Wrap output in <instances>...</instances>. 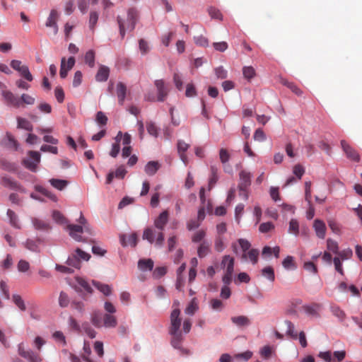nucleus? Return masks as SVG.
Wrapping results in <instances>:
<instances>
[{"label": "nucleus", "instance_id": "obj_1", "mask_svg": "<svg viewBox=\"0 0 362 362\" xmlns=\"http://www.w3.org/2000/svg\"><path fill=\"white\" fill-rule=\"evenodd\" d=\"M168 219V211L166 210L163 211L154 221L155 227L160 230V231L156 233L154 229L151 228H147L144 231L142 236L143 239L148 240L151 244L155 241L156 246H162L164 242V234L162 230L164 229L165 225L167 224Z\"/></svg>", "mask_w": 362, "mask_h": 362}, {"label": "nucleus", "instance_id": "obj_2", "mask_svg": "<svg viewBox=\"0 0 362 362\" xmlns=\"http://www.w3.org/2000/svg\"><path fill=\"white\" fill-rule=\"evenodd\" d=\"M2 96L7 105L15 108L25 107V105H33L35 103V98L26 93H23L18 97L9 90H3Z\"/></svg>", "mask_w": 362, "mask_h": 362}, {"label": "nucleus", "instance_id": "obj_3", "mask_svg": "<svg viewBox=\"0 0 362 362\" xmlns=\"http://www.w3.org/2000/svg\"><path fill=\"white\" fill-rule=\"evenodd\" d=\"M137 17V11L132 8L128 10L127 17L117 16V21L122 38H124L126 31H132L134 29Z\"/></svg>", "mask_w": 362, "mask_h": 362}, {"label": "nucleus", "instance_id": "obj_4", "mask_svg": "<svg viewBox=\"0 0 362 362\" xmlns=\"http://www.w3.org/2000/svg\"><path fill=\"white\" fill-rule=\"evenodd\" d=\"M235 259L230 255H224L221 262V267L225 269V274L222 278L224 284H230L232 282L234 272Z\"/></svg>", "mask_w": 362, "mask_h": 362}, {"label": "nucleus", "instance_id": "obj_5", "mask_svg": "<svg viewBox=\"0 0 362 362\" xmlns=\"http://www.w3.org/2000/svg\"><path fill=\"white\" fill-rule=\"evenodd\" d=\"M78 222L81 226L74 224H69L67 226V229L69 230V235L76 241H87L86 238H83L81 236V234L83 233V228L82 226H83L85 229H86V220L81 212L80 213Z\"/></svg>", "mask_w": 362, "mask_h": 362}, {"label": "nucleus", "instance_id": "obj_6", "mask_svg": "<svg viewBox=\"0 0 362 362\" xmlns=\"http://www.w3.org/2000/svg\"><path fill=\"white\" fill-rule=\"evenodd\" d=\"M90 258L88 253L85 252L79 248H77L74 253H72L67 259L66 264L69 266L76 269L81 267V259L88 261Z\"/></svg>", "mask_w": 362, "mask_h": 362}, {"label": "nucleus", "instance_id": "obj_7", "mask_svg": "<svg viewBox=\"0 0 362 362\" xmlns=\"http://www.w3.org/2000/svg\"><path fill=\"white\" fill-rule=\"evenodd\" d=\"M346 355V352L344 350L336 351L332 354L331 351H320L318 354V357L322 358L325 362H341L342 361Z\"/></svg>", "mask_w": 362, "mask_h": 362}, {"label": "nucleus", "instance_id": "obj_8", "mask_svg": "<svg viewBox=\"0 0 362 362\" xmlns=\"http://www.w3.org/2000/svg\"><path fill=\"white\" fill-rule=\"evenodd\" d=\"M11 66L18 71L21 77L24 78L28 81H32L33 80V77L29 71L28 66L23 64L21 61L16 59L12 60L11 62Z\"/></svg>", "mask_w": 362, "mask_h": 362}, {"label": "nucleus", "instance_id": "obj_9", "mask_svg": "<svg viewBox=\"0 0 362 362\" xmlns=\"http://www.w3.org/2000/svg\"><path fill=\"white\" fill-rule=\"evenodd\" d=\"M29 159L23 160V163L26 168L33 172L37 170V164L40 161V154L37 151H30L28 152Z\"/></svg>", "mask_w": 362, "mask_h": 362}, {"label": "nucleus", "instance_id": "obj_10", "mask_svg": "<svg viewBox=\"0 0 362 362\" xmlns=\"http://www.w3.org/2000/svg\"><path fill=\"white\" fill-rule=\"evenodd\" d=\"M59 18V14L56 9H52L46 21L45 26L52 29V35H56L58 33L59 28L57 21Z\"/></svg>", "mask_w": 362, "mask_h": 362}, {"label": "nucleus", "instance_id": "obj_11", "mask_svg": "<svg viewBox=\"0 0 362 362\" xmlns=\"http://www.w3.org/2000/svg\"><path fill=\"white\" fill-rule=\"evenodd\" d=\"M341 148L345 153L346 157L354 161V162H359L360 160V156L357 151L352 146H351L346 141L341 140Z\"/></svg>", "mask_w": 362, "mask_h": 362}, {"label": "nucleus", "instance_id": "obj_12", "mask_svg": "<svg viewBox=\"0 0 362 362\" xmlns=\"http://www.w3.org/2000/svg\"><path fill=\"white\" fill-rule=\"evenodd\" d=\"M240 182L238 184L239 195H242V192H245V189L251 185V174L247 171L242 170L240 172Z\"/></svg>", "mask_w": 362, "mask_h": 362}, {"label": "nucleus", "instance_id": "obj_13", "mask_svg": "<svg viewBox=\"0 0 362 362\" xmlns=\"http://www.w3.org/2000/svg\"><path fill=\"white\" fill-rule=\"evenodd\" d=\"M180 310L179 308H174L170 314V326L169 331L180 330L182 320L180 317Z\"/></svg>", "mask_w": 362, "mask_h": 362}, {"label": "nucleus", "instance_id": "obj_14", "mask_svg": "<svg viewBox=\"0 0 362 362\" xmlns=\"http://www.w3.org/2000/svg\"><path fill=\"white\" fill-rule=\"evenodd\" d=\"M18 354L29 362H41L42 360L39 354L32 350H25L21 346L18 347Z\"/></svg>", "mask_w": 362, "mask_h": 362}, {"label": "nucleus", "instance_id": "obj_15", "mask_svg": "<svg viewBox=\"0 0 362 362\" xmlns=\"http://www.w3.org/2000/svg\"><path fill=\"white\" fill-rule=\"evenodd\" d=\"M75 64V59L74 57H70L67 62H66V59L63 57L61 61V67H60V77L62 78H65L67 76L68 71L71 70Z\"/></svg>", "mask_w": 362, "mask_h": 362}, {"label": "nucleus", "instance_id": "obj_16", "mask_svg": "<svg viewBox=\"0 0 362 362\" xmlns=\"http://www.w3.org/2000/svg\"><path fill=\"white\" fill-rule=\"evenodd\" d=\"M1 184L4 187L11 189L18 190L20 192H25L24 189L20 185V184L8 176H3L1 177Z\"/></svg>", "mask_w": 362, "mask_h": 362}, {"label": "nucleus", "instance_id": "obj_17", "mask_svg": "<svg viewBox=\"0 0 362 362\" xmlns=\"http://www.w3.org/2000/svg\"><path fill=\"white\" fill-rule=\"evenodd\" d=\"M120 243L123 247L132 246L135 247L137 244L138 236L136 233L127 235L125 234L120 235L119 236Z\"/></svg>", "mask_w": 362, "mask_h": 362}, {"label": "nucleus", "instance_id": "obj_18", "mask_svg": "<svg viewBox=\"0 0 362 362\" xmlns=\"http://www.w3.org/2000/svg\"><path fill=\"white\" fill-rule=\"evenodd\" d=\"M259 251L257 249L252 248L247 252L242 254L241 259L244 262H250L256 264L259 259Z\"/></svg>", "mask_w": 362, "mask_h": 362}, {"label": "nucleus", "instance_id": "obj_19", "mask_svg": "<svg viewBox=\"0 0 362 362\" xmlns=\"http://www.w3.org/2000/svg\"><path fill=\"white\" fill-rule=\"evenodd\" d=\"M313 228L317 238L324 239L326 235L327 228L324 221L315 219L313 222Z\"/></svg>", "mask_w": 362, "mask_h": 362}, {"label": "nucleus", "instance_id": "obj_20", "mask_svg": "<svg viewBox=\"0 0 362 362\" xmlns=\"http://www.w3.org/2000/svg\"><path fill=\"white\" fill-rule=\"evenodd\" d=\"M155 86L158 91V100L160 102L164 101L168 93V90L165 87L164 81L161 79L156 80L155 81Z\"/></svg>", "mask_w": 362, "mask_h": 362}, {"label": "nucleus", "instance_id": "obj_21", "mask_svg": "<svg viewBox=\"0 0 362 362\" xmlns=\"http://www.w3.org/2000/svg\"><path fill=\"white\" fill-rule=\"evenodd\" d=\"M127 86L122 82H119L116 87V94L118 98V103L120 105H123L126 95H127Z\"/></svg>", "mask_w": 362, "mask_h": 362}, {"label": "nucleus", "instance_id": "obj_22", "mask_svg": "<svg viewBox=\"0 0 362 362\" xmlns=\"http://www.w3.org/2000/svg\"><path fill=\"white\" fill-rule=\"evenodd\" d=\"M177 152L180 156V159L182 161L187 165L188 163V158L187 155L185 154V152L187 151L188 148L189 147V145L186 144L185 141L182 140H179L177 141Z\"/></svg>", "mask_w": 362, "mask_h": 362}, {"label": "nucleus", "instance_id": "obj_23", "mask_svg": "<svg viewBox=\"0 0 362 362\" xmlns=\"http://www.w3.org/2000/svg\"><path fill=\"white\" fill-rule=\"evenodd\" d=\"M169 333L172 336V346L175 349H180L183 341V336L182 332L180 330H177L176 332L169 331Z\"/></svg>", "mask_w": 362, "mask_h": 362}, {"label": "nucleus", "instance_id": "obj_24", "mask_svg": "<svg viewBox=\"0 0 362 362\" xmlns=\"http://www.w3.org/2000/svg\"><path fill=\"white\" fill-rule=\"evenodd\" d=\"M110 69L107 66L101 65L96 74L95 79L97 81H106L109 77Z\"/></svg>", "mask_w": 362, "mask_h": 362}, {"label": "nucleus", "instance_id": "obj_25", "mask_svg": "<svg viewBox=\"0 0 362 362\" xmlns=\"http://www.w3.org/2000/svg\"><path fill=\"white\" fill-rule=\"evenodd\" d=\"M117 325V320L115 316L110 314H105L103 316V326L107 328L115 327Z\"/></svg>", "mask_w": 362, "mask_h": 362}, {"label": "nucleus", "instance_id": "obj_26", "mask_svg": "<svg viewBox=\"0 0 362 362\" xmlns=\"http://www.w3.org/2000/svg\"><path fill=\"white\" fill-rule=\"evenodd\" d=\"M160 168V164L158 161H149L145 166V173L152 176L156 173L158 169Z\"/></svg>", "mask_w": 362, "mask_h": 362}, {"label": "nucleus", "instance_id": "obj_27", "mask_svg": "<svg viewBox=\"0 0 362 362\" xmlns=\"http://www.w3.org/2000/svg\"><path fill=\"white\" fill-rule=\"evenodd\" d=\"M16 119H17V128L18 129H25V130H27L29 132L33 131V126L29 120H28L25 118L21 117H18L16 118Z\"/></svg>", "mask_w": 362, "mask_h": 362}, {"label": "nucleus", "instance_id": "obj_28", "mask_svg": "<svg viewBox=\"0 0 362 362\" xmlns=\"http://www.w3.org/2000/svg\"><path fill=\"white\" fill-rule=\"evenodd\" d=\"M280 82L284 86L288 87L293 93L298 96H300L303 94V91L293 82H290L285 78H281Z\"/></svg>", "mask_w": 362, "mask_h": 362}, {"label": "nucleus", "instance_id": "obj_29", "mask_svg": "<svg viewBox=\"0 0 362 362\" xmlns=\"http://www.w3.org/2000/svg\"><path fill=\"white\" fill-rule=\"evenodd\" d=\"M231 321L238 327L248 326L250 324L249 318L244 315L232 317Z\"/></svg>", "mask_w": 362, "mask_h": 362}, {"label": "nucleus", "instance_id": "obj_30", "mask_svg": "<svg viewBox=\"0 0 362 362\" xmlns=\"http://www.w3.org/2000/svg\"><path fill=\"white\" fill-rule=\"evenodd\" d=\"M210 251V244L206 241H203L198 247L197 255L199 258L206 257Z\"/></svg>", "mask_w": 362, "mask_h": 362}, {"label": "nucleus", "instance_id": "obj_31", "mask_svg": "<svg viewBox=\"0 0 362 362\" xmlns=\"http://www.w3.org/2000/svg\"><path fill=\"white\" fill-rule=\"evenodd\" d=\"M49 182L53 187L59 190H63L69 184L68 181L65 180L54 178L50 179Z\"/></svg>", "mask_w": 362, "mask_h": 362}, {"label": "nucleus", "instance_id": "obj_32", "mask_svg": "<svg viewBox=\"0 0 362 362\" xmlns=\"http://www.w3.org/2000/svg\"><path fill=\"white\" fill-rule=\"evenodd\" d=\"M40 243V240H31V239H28L26 240V242L24 243V245L25 247L32 251V252H37L40 251V249H39V244Z\"/></svg>", "mask_w": 362, "mask_h": 362}, {"label": "nucleus", "instance_id": "obj_33", "mask_svg": "<svg viewBox=\"0 0 362 362\" xmlns=\"http://www.w3.org/2000/svg\"><path fill=\"white\" fill-rule=\"evenodd\" d=\"M93 286L105 296H109L112 292L111 287L107 284H102L99 281H93Z\"/></svg>", "mask_w": 362, "mask_h": 362}, {"label": "nucleus", "instance_id": "obj_34", "mask_svg": "<svg viewBox=\"0 0 362 362\" xmlns=\"http://www.w3.org/2000/svg\"><path fill=\"white\" fill-rule=\"evenodd\" d=\"M122 137V132H119V133L117 134V135L115 138L117 142L112 144V149L110 153V155L113 158L117 157V156L119 153L120 146H119V141H120Z\"/></svg>", "mask_w": 362, "mask_h": 362}, {"label": "nucleus", "instance_id": "obj_35", "mask_svg": "<svg viewBox=\"0 0 362 362\" xmlns=\"http://www.w3.org/2000/svg\"><path fill=\"white\" fill-rule=\"evenodd\" d=\"M5 146L9 148L17 150L18 147V141L9 133L6 134V138L4 141Z\"/></svg>", "mask_w": 362, "mask_h": 362}, {"label": "nucleus", "instance_id": "obj_36", "mask_svg": "<svg viewBox=\"0 0 362 362\" xmlns=\"http://www.w3.org/2000/svg\"><path fill=\"white\" fill-rule=\"evenodd\" d=\"M320 309V305L317 304H313L311 305H305L303 306V310L306 314L312 317H317L318 310Z\"/></svg>", "mask_w": 362, "mask_h": 362}, {"label": "nucleus", "instance_id": "obj_37", "mask_svg": "<svg viewBox=\"0 0 362 362\" xmlns=\"http://www.w3.org/2000/svg\"><path fill=\"white\" fill-rule=\"evenodd\" d=\"M91 322L96 327H103V317L99 311H95L91 315Z\"/></svg>", "mask_w": 362, "mask_h": 362}, {"label": "nucleus", "instance_id": "obj_38", "mask_svg": "<svg viewBox=\"0 0 362 362\" xmlns=\"http://www.w3.org/2000/svg\"><path fill=\"white\" fill-rule=\"evenodd\" d=\"M138 267L141 270H152L153 262L151 259H140L138 262Z\"/></svg>", "mask_w": 362, "mask_h": 362}, {"label": "nucleus", "instance_id": "obj_39", "mask_svg": "<svg viewBox=\"0 0 362 362\" xmlns=\"http://www.w3.org/2000/svg\"><path fill=\"white\" fill-rule=\"evenodd\" d=\"M262 275L272 282H273L275 279L274 269L270 266L266 267L264 269H262Z\"/></svg>", "mask_w": 362, "mask_h": 362}, {"label": "nucleus", "instance_id": "obj_40", "mask_svg": "<svg viewBox=\"0 0 362 362\" xmlns=\"http://www.w3.org/2000/svg\"><path fill=\"white\" fill-rule=\"evenodd\" d=\"M198 308H199V307H198V304L196 301V299L193 298L189 302V303L188 304L187 308H185V313L187 315H193L196 313V311L198 310Z\"/></svg>", "mask_w": 362, "mask_h": 362}, {"label": "nucleus", "instance_id": "obj_41", "mask_svg": "<svg viewBox=\"0 0 362 362\" xmlns=\"http://www.w3.org/2000/svg\"><path fill=\"white\" fill-rule=\"evenodd\" d=\"M285 324L287 326L286 335L290 337L293 339H297L298 334L295 332L294 325L289 320L285 321Z\"/></svg>", "mask_w": 362, "mask_h": 362}, {"label": "nucleus", "instance_id": "obj_42", "mask_svg": "<svg viewBox=\"0 0 362 362\" xmlns=\"http://www.w3.org/2000/svg\"><path fill=\"white\" fill-rule=\"evenodd\" d=\"M7 216H8V218L10 219V223L12 226H13L16 228H21V226L18 223V216L13 211L11 210V209H8Z\"/></svg>", "mask_w": 362, "mask_h": 362}, {"label": "nucleus", "instance_id": "obj_43", "mask_svg": "<svg viewBox=\"0 0 362 362\" xmlns=\"http://www.w3.org/2000/svg\"><path fill=\"white\" fill-rule=\"evenodd\" d=\"M327 248L329 252L335 255H337L339 252L337 242L331 238L327 240Z\"/></svg>", "mask_w": 362, "mask_h": 362}, {"label": "nucleus", "instance_id": "obj_44", "mask_svg": "<svg viewBox=\"0 0 362 362\" xmlns=\"http://www.w3.org/2000/svg\"><path fill=\"white\" fill-rule=\"evenodd\" d=\"M84 60L90 67H93L95 66V52L92 49L88 50L85 54Z\"/></svg>", "mask_w": 362, "mask_h": 362}, {"label": "nucleus", "instance_id": "obj_45", "mask_svg": "<svg viewBox=\"0 0 362 362\" xmlns=\"http://www.w3.org/2000/svg\"><path fill=\"white\" fill-rule=\"evenodd\" d=\"M36 191L40 192L42 194L45 195V197H48L51 200L56 202L57 200V198L56 195H54L53 193L49 192L48 189L44 188L41 186H36L35 187Z\"/></svg>", "mask_w": 362, "mask_h": 362}, {"label": "nucleus", "instance_id": "obj_46", "mask_svg": "<svg viewBox=\"0 0 362 362\" xmlns=\"http://www.w3.org/2000/svg\"><path fill=\"white\" fill-rule=\"evenodd\" d=\"M33 223L35 228L38 230H48L50 228L48 223L37 218H34Z\"/></svg>", "mask_w": 362, "mask_h": 362}, {"label": "nucleus", "instance_id": "obj_47", "mask_svg": "<svg viewBox=\"0 0 362 362\" xmlns=\"http://www.w3.org/2000/svg\"><path fill=\"white\" fill-rule=\"evenodd\" d=\"M288 232L295 235L299 233V224L297 220L291 219L289 222Z\"/></svg>", "mask_w": 362, "mask_h": 362}, {"label": "nucleus", "instance_id": "obj_48", "mask_svg": "<svg viewBox=\"0 0 362 362\" xmlns=\"http://www.w3.org/2000/svg\"><path fill=\"white\" fill-rule=\"evenodd\" d=\"M211 177L209 182V189H211L218 180L217 168L215 166L211 167Z\"/></svg>", "mask_w": 362, "mask_h": 362}, {"label": "nucleus", "instance_id": "obj_49", "mask_svg": "<svg viewBox=\"0 0 362 362\" xmlns=\"http://www.w3.org/2000/svg\"><path fill=\"white\" fill-rule=\"evenodd\" d=\"M208 12L211 18L217 19L219 21L223 20V16H222L221 11L218 9H217L216 8L210 7L208 9Z\"/></svg>", "mask_w": 362, "mask_h": 362}, {"label": "nucleus", "instance_id": "obj_50", "mask_svg": "<svg viewBox=\"0 0 362 362\" xmlns=\"http://www.w3.org/2000/svg\"><path fill=\"white\" fill-rule=\"evenodd\" d=\"M243 74L245 78L250 80L255 76V70L252 66H244Z\"/></svg>", "mask_w": 362, "mask_h": 362}, {"label": "nucleus", "instance_id": "obj_51", "mask_svg": "<svg viewBox=\"0 0 362 362\" xmlns=\"http://www.w3.org/2000/svg\"><path fill=\"white\" fill-rule=\"evenodd\" d=\"M13 301L21 310H25L26 307L22 298L17 294L13 296Z\"/></svg>", "mask_w": 362, "mask_h": 362}, {"label": "nucleus", "instance_id": "obj_52", "mask_svg": "<svg viewBox=\"0 0 362 362\" xmlns=\"http://www.w3.org/2000/svg\"><path fill=\"white\" fill-rule=\"evenodd\" d=\"M59 304L62 308H66L69 304V296L66 293H64L63 291H62L59 294Z\"/></svg>", "mask_w": 362, "mask_h": 362}, {"label": "nucleus", "instance_id": "obj_53", "mask_svg": "<svg viewBox=\"0 0 362 362\" xmlns=\"http://www.w3.org/2000/svg\"><path fill=\"white\" fill-rule=\"evenodd\" d=\"M337 255V257H339L341 260H346L350 259L352 257L353 252L351 249L347 248L339 251Z\"/></svg>", "mask_w": 362, "mask_h": 362}, {"label": "nucleus", "instance_id": "obj_54", "mask_svg": "<svg viewBox=\"0 0 362 362\" xmlns=\"http://www.w3.org/2000/svg\"><path fill=\"white\" fill-rule=\"evenodd\" d=\"M327 223L330 229L333 233L339 234L340 233V226L339 224L332 218H329L327 220Z\"/></svg>", "mask_w": 362, "mask_h": 362}, {"label": "nucleus", "instance_id": "obj_55", "mask_svg": "<svg viewBox=\"0 0 362 362\" xmlns=\"http://www.w3.org/2000/svg\"><path fill=\"white\" fill-rule=\"evenodd\" d=\"M293 173L299 180H300L305 173V168L302 165L296 164L293 168Z\"/></svg>", "mask_w": 362, "mask_h": 362}, {"label": "nucleus", "instance_id": "obj_56", "mask_svg": "<svg viewBox=\"0 0 362 362\" xmlns=\"http://www.w3.org/2000/svg\"><path fill=\"white\" fill-rule=\"evenodd\" d=\"M238 242L239 243L240 247H241L243 253L247 252V251H249L251 249V244L247 240L240 238L238 240Z\"/></svg>", "mask_w": 362, "mask_h": 362}, {"label": "nucleus", "instance_id": "obj_57", "mask_svg": "<svg viewBox=\"0 0 362 362\" xmlns=\"http://www.w3.org/2000/svg\"><path fill=\"white\" fill-rule=\"evenodd\" d=\"M98 20V13L96 11H91L89 18V27L91 30L95 28Z\"/></svg>", "mask_w": 362, "mask_h": 362}, {"label": "nucleus", "instance_id": "obj_58", "mask_svg": "<svg viewBox=\"0 0 362 362\" xmlns=\"http://www.w3.org/2000/svg\"><path fill=\"white\" fill-rule=\"evenodd\" d=\"M139 47L141 53L143 55L146 54L150 51V47L148 46V42L144 39L139 40Z\"/></svg>", "mask_w": 362, "mask_h": 362}, {"label": "nucleus", "instance_id": "obj_59", "mask_svg": "<svg viewBox=\"0 0 362 362\" xmlns=\"http://www.w3.org/2000/svg\"><path fill=\"white\" fill-rule=\"evenodd\" d=\"M53 219L59 223L63 224L66 223V219L63 214L59 211H54L52 213Z\"/></svg>", "mask_w": 362, "mask_h": 362}, {"label": "nucleus", "instance_id": "obj_60", "mask_svg": "<svg viewBox=\"0 0 362 362\" xmlns=\"http://www.w3.org/2000/svg\"><path fill=\"white\" fill-rule=\"evenodd\" d=\"M206 233L204 230L197 231L192 238V241L194 243L201 242L205 237Z\"/></svg>", "mask_w": 362, "mask_h": 362}, {"label": "nucleus", "instance_id": "obj_61", "mask_svg": "<svg viewBox=\"0 0 362 362\" xmlns=\"http://www.w3.org/2000/svg\"><path fill=\"white\" fill-rule=\"evenodd\" d=\"M194 42L196 45L201 47H207L209 45V40L206 37L199 35L194 37Z\"/></svg>", "mask_w": 362, "mask_h": 362}, {"label": "nucleus", "instance_id": "obj_62", "mask_svg": "<svg viewBox=\"0 0 362 362\" xmlns=\"http://www.w3.org/2000/svg\"><path fill=\"white\" fill-rule=\"evenodd\" d=\"M214 247L218 252H222L225 248L223 238L220 235L216 237L215 240Z\"/></svg>", "mask_w": 362, "mask_h": 362}, {"label": "nucleus", "instance_id": "obj_63", "mask_svg": "<svg viewBox=\"0 0 362 362\" xmlns=\"http://www.w3.org/2000/svg\"><path fill=\"white\" fill-rule=\"evenodd\" d=\"M146 129H147V132H148L149 134H151L155 137L158 136V128L154 123H153V122L147 123Z\"/></svg>", "mask_w": 362, "mask_h": 362}, {"label": "nucleus", "instance_id": "obj_64", "mask_svg": "<svg viewBox=\"0 0 362 362\" xmlns=\"http://www.w3.org/2000/svg\"><path fill=\"white\" fill-rule=\"evenodd\" d=\"M173 81L175 83L176 88L179 90H182L183 88V83H182V77L179 74H177V73L174 74Z\"/></svg>", "mask_w": 362, "mask_h": 362}]
</instances>
